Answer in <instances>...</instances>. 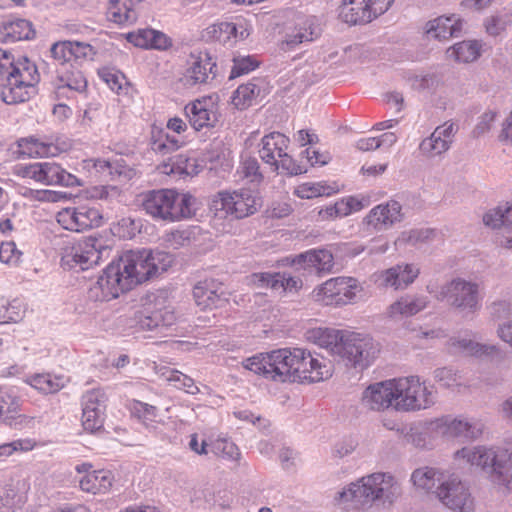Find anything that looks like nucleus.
<instances>
[{
	"mask_svg": "<svg viewBox=\"0 0 512 512\" xmlns=\"http://www.w3.org/2000/svg\"><path fill=\"white\" fill-rule=\"evenodd\" d=\"M426 290L438 301H446L450 307L460 312L475 313L481 308L479 284L461 277L446 282L439 291L432 284H428Z\"/></svg>",
	"mask_w": 512,
	"mask_h": 512,
	"instance_id": "obj_6",
	"label": "nucleus"
},
{
	"mask_svg": "<svg viewBox=\"0 0 512 512\" xmlns=\"http://www.w3.org/2000/svg\"><path fill=\"white\" fill-rule=\"evenodd\" d=\"M420 275V267L414 263H399L374 274V281L381 288L405 290Z\"/></svg>",
	"mask_w": 512,
	"mask_h": 512,
	"instance_id": "obj_17",
	"label": "nucleus"
},
{
	"mask_svg": "<svg viewBox=\"0 0 512 512\" xmlns=\"http://www.w3.org/2000/svg\"><path fill=\"white\" fill-rule=\"evenodd\" d=\"M98 74L112 91L118 92L122 88V83L125 80L123 74L109 68L100 69Z\"/></svg>",
	"mask_w": 512,
	"mask_h": 512,
	"instance_id": "obj_63",
	"label": "nucleus"
},
{
	"mask_svg": "<svg viewBox=\"0 0 512 512\" xmlns=\"http://www.w3.org/2000/svg\"><path fill=\"white\" fill-rule=\"evenodd\" d=\"M463 27V22L456 15L449 17L440 16L426 24V34L437 40H448L451 37H458Z\"/></svg>",
	"mask_w": 512,
	"mask_h": 512,
	"instance_id": "obj_31",
	"label": "nucleus"
},
{
	"mask_svg": "<svg viewBox=\"0 0 512 512\" xmlns=\"http://www.w3.org/2000/svg\"><path fill=\"white\" fill-rule=\"evenodd\" d=\"M483 222L486 226L494 229L508 230L510 228V224L506 221L504 206H498L486 212L483 216Z\"/></svg>",
	"mask_w": 512,
	"mask_h": 512,
	"instance_id": "obj_52",
	"label": "nucleus"
},
{
	"mask_svg": "<svg viewBox=\"0 0 512 512\" xmlns=\"http://www.w3.org/2000/svg\"><path fill=\"white\" fill-rule=\"evenodd\" d=\"M27 151H24V153H27L28 155H36V156H48L53 155L54 152L52 151V145L44 143L38 139L30 138L25 140Z\"/></svg>",
	"mask_w": 512,
	"mask_h": 512,
	"instance_id": "obj_64",
	"label": "nucleus"
},
{
	"mask_svg": "<svg viewBox=\"0 0 512 512\" xmlns=\"http://www.w3.org/2000/svg\"><path fill=\"white\" fill-rule=\"evenodd\" d=\"M31 385L45 394L56 393L63 387L60 378L50 374L35 375L31 379Z\"/></svg>",
	"mask_w": 512,
	"mask_h": 512,
	"instance_id": "obj_47",
	"label": "nucleus"
},
{
	"mask_svg": "<svg viewBox=\"0 0 512 512\" xmlns=\"http://www.w3.org/2000/svg\"><path fill=\"white\" fill-rule=\"evenodd\" d=\"M458 125L449 120L437 126L429 137L424 138L419 144L422 155L434 158L447 152L454 142Z\"/></svg>",
	"mask_w": 512,
	"mask_h": 512,
	"instance_id": "obj_18",
	"label": "nucleus"
},
{
	"mask_svg": "<svg viewBox=\"0 0 512 512\" xmlns=\"http://www.w3.org/2000/svg\"><path fill=\"white\" fill-rule=\"evenodd\" d=\"M321 35V28L314 18H305L286 34L285 44L289 49L303 42H311Z\"/></svg>",
	"mask_w": 512,
	"mask_h": 512,
	"instance_id": "obj_37",
	"label": "nucleus"
},
{
	"mask_svg": "<svg viewBox=\"0 0 512 512\" xmlns=\"http://www.w3.org/2000/svg\"><path fill=\"white\" fill-rule=\"evenodd\" d=\"M249 280L250 283L258 288H270L287 293H297L303 287V281L300 277L291 276L286 272L253 273L250 275Z\"/></svg>",
	"mask_w": 512,
	"mask_h": 512,
	"instance_id": "obj_21",
	"label": "nucleus"
},
{
	"mask_svg": "<svg viewBox=\"0 0 512 512\" xmlns=\"http://www.w3.org/2000/svg\"><path fill=\"white\" fill-rule=\"evenodd\" d=\"M126 39L133 45L144 49L167 50L172 40L165 33L152 28L138 29L127 34Z\"/></svg>",
	"mask_w": 512,
	"mask_h": 512,
	"instance_id": "obj_30",
	"label": "nucleus"
},
{
	"mask_svg": "<svg viewBox=\"0 0 512 512\" xmlns=\"http://www.w3.org/2000/svg\"><path fill=\"white\" fill-rule=\"evenodd\" d=\"M343 277H336L327 280L320 287L314 290L317 301H322L324 304H336V299L340 295V287L343 283Z\"/></svg>",
	"mask_w": 512,
	"mask_h": 512,
	"instance_id": "obj_43",
	"label": "nucleus"
},
{
	"mask_svg": "<svg viewBox=\"0 0 512 512\" xmlns=\"http://www.w3.org/2000/svg\"><path fill=\"white\" fill-rule=\"evenodd\" d=\"M454 459L480 467L491 482L507 492L512 491V462L507 450L486 446L463 447L454 453Z\"/></svg>",
	"mask_w": 512,
	"mask_h": 512,
	"instance_id": "obj_4",
	"label": "nucleus"
},
{
	"mask_svg": "<svg viewBox=\"0 0 512 512\" xmlns=\"http://www.w3.org/2000/svg\"><path fill=\"white\" fill-rule=\"evenodd\" d=\"M450 344L454 348L474 356L491 355L496 350L493 345L480 344L466 338H452Z\"/></svg>",
	"mask_w": 512,
	"mask_h": 512,
	"instance_id": "obj_44",
	"label": "nucleus"
},
{
	"mask_svg": "<svg viewBox=\"0 0 512 512\" xmlns=\"http://www.w3.org/2000/svg\"><path fill=\"white\" fill-rule=\"evenodd\" d=\"M86 88V77L75 64L57 70L54 81V93L57 99L73 98L77 93H84Z\"/></svg>",
	"mask_w": 512,
	"mask_h": 512,
	"instance_id": "obj_19",
	"label": "nucleus"
},
{
	"mask_svg": "<svg viewBox=\"0 0 512 512\" xmlns=\"http://www.w3.org/2000/svg\"><path fill=\"white\" fill-rule=\"evenodd\" d=\"M57 222L66 230L82 232L103 224V215L96 207L81 205L63 208L57 213Z\"/></svg>",
	"mask_w": 512,
	"mask_h": 512,
	"instance_id": "obj_14",
	"label": "nucleus"
},
{
	"mask_svg": "<svg viewBox=\"0 0 512 512\" xmlns=\"http://www.w3.org/2000/svg\"><path fill=\"white\" fill-rule=\"evenodd\" d=\"M21 401L11 390L0 391V422L16 428L22 424L23 416L18 414Z\"/></svg>",
	"mask_w": 512,
	"mask_h": 512,
	"instance_id": "obj_36",
	"label": "nucleus"
},
{
	"mask_svg": "<svg viewBox=\"0 0 512 512\" xmlns=\"http://www.w3.org/2000/svg\"><path fill=\"white\" fill-rule=\"evenodd\" d=\"M217 74L216 60L207 50H195L190 53L184 74L186 84L208 85L215 80Z\"/></svg>",
	"mask_w": 512,
	"mask_h": 512,
	"instance_id": "obj_15",
	"label": "nucleus"
},
{
	"mask_svg": "<svg viewBox=\"0 0 512 512\" xmlns=\"http://www.w3.org/2000/svg\"><path fill=\"white\" fill-rule=\"evenodd\" d=\"M71 41L58 42L52 45L50 52L54 60H56L62 68L68 67L72 63Z\"/></svg>",
	"mask_w": 512,
	"mask_h": 512,
	"instance_id": "obj_55",
	"label": "nucleus"
},
{
	"mask_svg": "<svg viewBox=\"0 0 512 512\" xmlns=\"http://www.w3.org/2000/svg\"><path fill=\"white\" fill-rule=\"evenodd\" d=\"M363 207L362 201L353 196L342 198L334 204L335 211L339 217L348 216L353 212L360 211Z\"/></svg>",
	"mask_w": 512,
	"mask_h": 512,
	"instance_id": "obj_58",
	"label": "nucleus"
},
{
	"mask_svg": "<svg viewBox=\"0 0 512 512\" xmlns=\"http://www.w3.org/2000/svg\"><path fill=\"white\" fill-rule=\"evenodd\" d=\"M245 368L280 382H319L331 376L325 358L314 356L302 348L255 355L246 360Z\"/></svg>",
	"mask_w": 512,
	"mask_h": 512,
	"instance_id": "obj_2",
	"label": "nucleus"
},
{
	"mask_svg": "<svg viewBox=\"0 0 512 512\" xmlns=\"http://www.w3.org/2000/svg\"><path fill=\"white\" fill-rule=\"evenodd\" d=\"M256 197L251 190L240 189L233 192H219L212 201L211 208L216 215L235 219L245 218L256 212Z\"/></svg>",
	"mask_w": 512,
	"mask_h": 512,
	"instance_id": "obj_13",
	"label": "nucleus"
},
{
	"mask_svg": "<svg viewBox=\"0 0 512 512\" xmlns=\"http://www.w3.org/2000/svg\"><path fill=\"white\" fill-rule=\"evenodd\" d=\"M201 170L196 158H190L184 154H178L168 158L162 165V172L165 174H177L185 176L197 175Z\"/></svg>",
	"mask_w": 512,
	"mask_h": 512,
	"instance_id": "obj_39",
	"label": "nucleus"
},
{
	"mask_svg": "<svg viewBox=\"0 0 512 512\" xmlns=\"http://www.w3.org/2000/svg\"><path fill=\"white\" fill-rule=\"evenodd\" d=\"M497 118V112L489 110L483 113L478 120V123L472 131V135L475 138L481 137L485 133L489 132L492 128L493 123Z\"/></svg>",
	"mask_w": 512,
	"mask_h": 512,
	"instance_id": "obj_62",
	"label": "nucleus"
},
{
	"mask_svg": "<svg viewBox=\"0 0 512 512\" xmlns=\"http://www.w3.org/2000/svg\"><path fill=\"white\" fill-rule=\"evenodd\" d=\"M429 303L425 295L405 294L388 306L386 314L392 319L409 318L426 309Z\"/></svg>",
	"mask_w": 512,
	"mask_h": 512,
	"instance_id": "obj_27",
	"label": "nucleus"
},
{
	"mask_svg": "<svg viewBox=\"0 0 512 512\" xmlns=\"http://www.w3.org/2000/svg\"><path fill=\"white\" fill-rule=\"evenodd\" d=\"M182 142L175 136L160 131L158 136H153L151 149L161 155L172 153L181 147Z\"/></svg>",
	"mask_w": 512,
	"mask_h": 512,
	"instance_id": "obj_46",
	"label": "nucleus"
},
{
	"mask_svg": "<svg viewBox=\"0 0 512 512\" xmlns=\"http://www.w3.org/2000/svg\"><path fill=\"white\" fill-rule=\"evenodd\" d=\"M167 380L174 385L175 388L184 390L186 393L196 395L200 392L199 387L195 381L186 374L180 371L173 370L167 376Z\"/></svg>",
	"mask_w": 512,
	"mask_h": 512,
	"instance_id": "obj_49",
	"label": "nucleus"
},
{
	"mask_svg": "<svg viewBox=\"0 0 512 512\" xmlns=\"http://www.w3.org/2000/svg\"><path fill=\"white\" fill-rule=\"evenodd\" d=\"M108 397L101 388L87 391L82 397L83 408L92 409L93 411H104Z\"/></svg>",
	"mask_w": 512,
	"mask_h": 512,
	"instance_id": "obj_48",
	"label": "nucleus"
},
{
	"mask_svg": "<svg viewBox=\"0 0 512 512\" xmlns=\"http://www.w3.org/2000/svg\"><path fill=\"white\" fill-rule=\"evenodd\" d=\"M130 0H110L106 12L107 19L119 25L132 24L137 20V13Z\"/></svg>",
	"mask_w": 512,
	"mask_h": 512,
	"instance_id": "obj_40",
	"label": "nucleus"
},
{
	"mask_svg": "<svg viewBox=\"0 0 512 512\" xmlns=\"http://www.w3.org/2000/svg\"><path fill=\"white\" fill-rule=\"evenodd\" d=\"M345 331L328 327L314 328L307 332V339L331 355L338 356Z\"/></svg>",
	"mask_w": 512,
	"mask_h": 512,
	"instance_id": "obj_33",
	"label": "nucleus"
},
{
	"mask_svg": "<svg viewBox=\"0 0 512 512\" xmlns=\"http://www.w3.org/2000/svg\"><path fill=\"white\" fill-rule=\"evenodd\" d=\"M446 54L456 62L469 63L480 56V46L476 41H462L450 47Z\"/></svg>",
	"mask_w": 512,
	"mask_h": 512,
	"instance_id": "obj_41",
	"label": "nucleus"
},
{
	"mask_svg": "<svg viewBox=\"0 0 512 512\" xmlns=\"http://www.w3.org/2000/svg\"><path fill=\"white\" fill-rule=\"evenodd\" d=\"M439 501L452 512H474L475 498L468 482L456 475L443 480L434 491Z\"/></svg>",
	"mask_w": 512,
	"mask_h": 512,
	"instance_id": "obj_12",
	"label": "nucleus"
},
{
	"mask_svg": "<svg viewBox=\"0 0 512 512\" xmlns=\"http://www.w3.org/2000/svg\"><path fill=\"white\" fill-rule=\"evenodd\" d=\"M361 401L364 407L373 411L395 407L394 379L369 385L363 391Z\"/></svg>",
	"mask_w": 512,
	"mask_h": 512,
	"instance_id": "obj_22",
	"label": "nucleus"
},
{
	"mask_svg": "<svg viewBox=\"0 0 512 512\" xmlns=\"http://www.w3.org/2000/svg\"><path fill=\"white\" fill-rule=\"evenodd\" d=\"M259 163L256 158L248 157L241 163V173L245 178L250 179L251 182H260L263 178L259 171Z\"/></svg>",
	"mask_w": 512,
	"mask_h": 512,
	"instance_id": "obj_61",
	"label": "nucleus"
},
{
	"mask_svg": "<svg viewBox=\"0 0 512 512\" xmlns=\"http://www.w3.org/2000/svg\"><path fill=\"white\" fill-rule=\"evenodd\" d=\"M173 259L166 252L149 250L125 251L112 261L89 289L95 301H109L154 276L166 272Z\"/></svg>",
	"mask_w": 512,
	"mask_h": 512,
	"instance_id": "obj_1",
	"label": "nucleus"
},
{
	"mask_svg": "<svg viewBox=\"0 0 512 512\" xmlns=\"http://www.w3.org/2000/svg\"><path fill=\"white\" fill-rule=\"evenodd\" d=\"M176 315L164 291L147 296L143 309L138 316L139 328L153 331L174 324Z\"/></svg>",
	"mask_w": 512,
	"mask_h": 512,
	"instance_id": "obj_10",
	"label": "nucleus"
},
{
	"mask_svg": "<svg viewBox=\"0 0 512 512\" xmlns=\"http://www.w3.org/2000/svg\"><path fill=\"white\" fill-rule=\"evenodd\" d=\"M113 476L108 470H93L87 472L79 480L80 488L88 493L100 494L106 493L112 486Z\"/></svg>",
	"mask_w": 512,
	"mask_h": 512,
	"instance_id": "obj_38",
	"label": "nucleus"
},
{
	"mask_svg": "<svg viewBox=\"0 0 512 512\" xmlns=\"http://www.w3.org/2000/svg\"><path fill=\"white\" fill-rule=\"evenodd\" d=\"M197 200L173 189L150 190L142 194L141 206L156 221L176 222L195 216Z\"/></svg>",
	"mask_w": 512,
	"mask_h": 512,
	"instance_id": "obj_5",
	"label": "nucleus"
},
{
	"mask_svg": "<svg viewBox=\"0 0 512 512\" xmlns=\"http://www.w3.org/2000/svg\"><path fill=\"white\" fill-rule=\"evenodd\" d=\"M266 94V82L261 78H253L250 82L240 85L233 93L232 104L240 110L246 109L257 98Z\"/></svg>",
	"mask_w": 512,
	"mask_h": 512,
	"instance_id": "obj_32",
	"label": "nucleus"
},
{
	"mask_svg": "<svg viewBox=\"0 0 512 512\" xmlns=\"http://www.w3.org/2000/svg\"><path fill=\"white\" fill-rule=\"evenodd\" d=\"M82 425L86 431L91 433L100 430L104 423V411H93L92 409H82Z\"/></svg>",
	"mask_w": 512,
	"mask_h": 512,
	"instance_id": "obj_54",
	"label": "nucleus"
},
{
	"mask_svg": "<svg viewBox=\"0 0 512 512\" xmlns=\"http://www.w3.org/2000/svg\"><path fill=\"white\" fill-rule=\"evenodd\" d=\"M184 114L190 126L196 131L212 128L218 121L210 99L206 98L196 99L186 104Z\"/></svg>",
	"mask_w": 512,
	"mask_h": 512,
	"instance_id": "obj_23",
	"label": "nucleus"
},
{
	"mask_svg": "<svg viewBox=\"0 0 512 512\" xmlns=\"http://www.w3.org/2000/svg\"><path fill=\"white\" fill-rule=\"evenodd\" d=\"M330 193V188L321 183H304L296 189L297 196L303 199L330 195Z\"/></svg>",
	"mask_w": 512,
	"mask_h": 512,
	"instance_id": "obj_57",
	"label": "nucleus"
},
{
	"mask_svg": "<svg viewBox=\"0 0 512 512\" xmlns=\"http://www.w3.org/2000/svg\"><path fill=\"white\" fill-rule=\"evenodd\" d=\"M367 480L368 475L336 492L334 504L345 510L370 507L375 502L376 494L373 493L371 481Z\"/></svg>",
	"mask_w": 512,
	"mask_h": 512,
	"instance_id": "obj_16",
	"label": "nucleus"
},
{
	"mask_svg": "<svg viewBox=\"0 0 512 512\" xmlns=\"http://www.w3.org/2000/svg\"><path fill=\"white\" fill-rule=\"evenodd\" d=\"M368 482L371 481L375 502L383 506H391L402 495V487L399 481L390 473L377 472L368 475Z\"/></svg>",
	"mask_w": 512,
	"mask_h": 512,
	"instance_id": "obj_24",
	"label": "nucleus"
},
{
	"mask_svg": "<svg viewBox=\"0 0 512 512\" xmlns=\"http://www.w3.org/2000/svg\"><path fill=\"white\" fill-rule=\"evenodd\" d=\"M32 23L21 18H7L0 24V38L7 43L33 38Z\"/></svg>",
	"mask_w": 512,
	"mask_h": 512,
	"instance_id": "obj_34",
	"label": "nucleus"
},
{
	"mask_svg": "<svg viewBox=\"0 0 512 512\" xmlns=\"http://www.w3.org/2000/svg\"><path fill=\"white\" fill-rule=\"evenodd\" d=\"M402 207L397 201L379 204L364 218L365 223L374 230L382 231L390 228L402 219Z\"/></svg>",
	"mask_w": 512,
	"mask_h": 512,
	"instance_id": "obj_26",
	"label": "nucleus"
},
{
	"mask_svg": "<svg viewBox=\"0 0 512 512\" xmlns=\"http://www.w3.org/2000/svg\"><path fill=\"white\" fill-rule=\"evenodd\" d=\"M17 174L47 186L77 187L83 185L78 177L55 162H35L29 165H20L17 167Z\"/></svg>",
	"mask_w": 512,
	"mask_h": 512,
	"instance_id": "obj_11",
	"label": "nucleus"
},
{
	"mask_svg": "<svg viewBox=\"0 0 512 512\" xmlns=\"http://www.w3.org/2000/svg\"><path fill=\"white\" fill-rule=\"evenodd\" d=\"M395 409L415 411L434 404V394L419 377L410 376L394 379Z\"/></svg>",
	"mask_w": 512,
	"mask_h": 512,
	"instance_id": "obj_8",
	"label": "nucleus"
},
{
	"mask_svg": "<svg viewBox=\"0 0 512 512\" xmlns=\"http://www.w3.org/2000/svg\"><path fill=\"white\" fill-rule=\"evenodd\" d=\"M379 345L368 334L345 331L338 357L347 365L366 368L379 353Z\"/></svg>",
	"mask_w": 512,
	"mask_h": 512,
	"instance_id": "obj_9",
	"label": "nucleus"
},
{
	"mask_svg": "<svg viewBox=\"0 0 512 512\" xmlns=\"http://www.w3.org/2000/svg\"><path fill=\"white\" fill-rule=\"evenodd\" d=\"M0 80L2 100L12 105L28 101L35 94L40 74L27 57L14 61L11 54L0 49Z\"/></svg>",
	"mask_w": 512,
	"mask_h": 512,
	"instance_id": "obj_3",
	"label": "nucleus"
},
{
	"mask_svg": "<svg viewBox=\"0 0 512 512\" xmlns=\"http://www.w3.org/2000/svg\"><path fill=\"white\" fill-rule=\"evenodd\" d=\"M24 312L21 305L14 300L7 305L0 306V323H17L22 320Z\"/></svg>",
	"mask_w": 512,
	"mask_h": 512,
	"instance_id": "obj_56",
	"label": "nucleus"
},
{
	"mask_svg": "<svg viewBox=\"0 0 512 512\" xmlns=\"http://www.w3.org/2000/svg\"><path fill=\"white\" fill-rule=\"evenodd\" d=\"M109 253L101 239L87 237L78 242L66 241L60 248L61 266L65 269L88 270L98 265L104 254Z\"/></svg>",
	"mask_w": 512,
	"mask_h": 512,
	"instance_id": "obj_7",
	"label": "nucleus"
},
{
	"mask_svg": "<svg viewBox=\"0 0 512 512\" xmlns=\"http://www.w3.org/2000/svg\"><path fill=\"white\" fill-rule=\"evenodd\" d=\"M34 443L30 439H19L10 443L0 445V457H9L16 451H29L33 449Z\"/></svg>",
	"mask_w": 512,
	"mask_h": 512,
	"instance_id": "obj_60",
	"label": "nucleus"
},
{
	"mask_svg": "<svg viewBox=\"0 0 512 512\" xmlns=\"http://www.w3.org/2000/svg\"><path fill=\"white\" fill-rule=\"evenodd\" d=\"M445 480L443 474L434 468L424 467L413 471L411 481L413 484L426 491L437 490V486Z\"/></svg>",
	"mask_w": 512,
	"mask_h": 512,
	"instance_id": "obj_42",
	"label": "nucleus"
},
{
	"mask_svg": "<svg viewBox=\"0 0 512 512\" xmlns=\"http://www.w3.org/2000/svg\"><path fill=\"white\" fill-rule=\"evenodd\" d=\"M343 283L340 287V295L339 298L336 299V305H346L352 302L356 293L361 291V287L359 286L356 279L351 277H343Z\"/></svg>",
	"mask_w": 512,
	"mask_h": 512,
	"instance_id": "obj_51",
	"label": "nucleus"
},
{
	"mask_svg": "<svg viewBox=\"0 0 512 512\" xmlns=\"http://www.w3.org/2000/svg\"><path fill=\"white\" fill-rule=\"evenodd\" d=\"M435 429L438 434L449 438L463 437L474 440L482 435L484 425L477 420L445 416L435 421Z\"/></svg>",
	"mask_w": 512,
	"mask_h": 512,
	"instance_id": "obj_20",
	"label": "nucleus"
},
{
	"mask_svg": "<svg viewBox=\"0 0 512 512\" xmlns=\"http://www.w3.org/2000/svg\"><path fill=\"white\" fill-rule=\"evenodd\" d=\"M259 66V62L253 56H238L233 58V67L230 78H236L253 71Z\"/></svg>",
	"mask_w": 512,
	"mask_h": 512,
	"instance_id": "obj_53",
	"label": "nucleus"
},
{
	"mask_svg": "<svg viewBox=\"0 0 512 512\" xmlns=\"http://www.w3.org/2000/svg\"><path fill=\"white\" fill-rule=\"evenodd\" d=\"M436 237V231L430 228L412 229L404 231L398 238V241L412 245L421 246L433 241Z\"/></svg>",
	"mask_w": 512,
	"mask_h": 512,
	"instance_id": "obj_45",
	"label": "nucleus"
},
{
	"mask_svg": "<svg viewBox=\"0 0 512 512\" xmlns=\"http://www.w3.org/2000/svg\"><path fill=\"white\" fill-rule=\"evenodd\" d=\"M365 0H343L339 7V18L349 25H363L372 21Z\"/></svg>",
	"mask_w": 512,
	"mask_h": 512,
	"instance_id": "obj_35",
	"label": "nucleus"
},
{
	"mask_svg": "<svg viewBox=\"0 0 512 512\" xmlns=\"http://www.w3.org/2000/svg\"><path fill=\"white\" fill-rule=\"evenodd\" d=\"M293 265H299L304 270L317 275H325L331 273L334 268V256L327 249H311L305 251L292 260Z\"/></svg>",
	"mask_w": 512,
	"mask_h": 512,
	"instance_id": "obj_25",
	"label": "nucleus"
},
{
	"mask_svg": "<svg viewBox=\"0 0 512 512\" xmlns=\"http://www.w3.org/2000/svg\"><path fill=\"white\" fill-rule=\"evenodd\" d=\"M193 296L196 304L203 309L221 307L227 300L224 297L222 284L214 279L198 282L193 288Z\"/></svg>",
	"mask_w": 512,
	"mask_h": 512,
	"instance_id": "obj_28",
	"label": "nucleus"
},
{
	"mask_svg": "<svg viewBox=\"0 0 512 512\" xmlns=\"http://www.w3.org/2000/svg\"><path fill=\"white\" fill-rule=\"evenodd\" d=\"M511 25V17L508 13H497L488 17L484 26L486 32L491 36H498Z\"/></svg>",
	"mask_w": 512,
	"mask_h": 512,
	"instance_id": "obj_50",
	"label": "nucleus"
},
{
	"mask_svg": "<svg viewBox=\"0 0 512 512\" xmlns=\"http://www.w3.org/2000/svg\"><path fill=\"white\" fill-rule=\"evenodd\" d=\"M289 142V138L280 132H272L262 138L259 155L272 171H278V156L287 151Z\"/></svg>",
	"mask_w": 512,
	"mask_h": 512,
	"instance_id": "obj_29",
	"label": "nucleus"
},
{
	"mask_svg": "<svg viewBox=\"0 0 512 512\" xmlns=\"http://www.w3.org/2000/svg\"><path fill=\"white\" fill-rule=\"evenodd\" d=\"M281 169L287 175H299L305 173L307 170L302 165L298 164L286 151L278 156V170Z\"/></svg>",
	"mask_w": 512,
	"mask_h": 512,
	"instance_id": "obj_59",
	"label": "nucleus"
}]
</instances>
